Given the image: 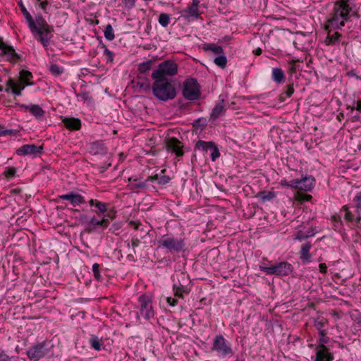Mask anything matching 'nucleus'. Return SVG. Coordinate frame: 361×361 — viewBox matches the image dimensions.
Instances as JSON below:
<instances>
[{
  "mask_svg": "<svg viewBox=\"0 0 361 361\" xmlns=\"http://www.w3.org/2000/svg\"><path fill=\"white\" fill-rule=\"evenodd\" d=\"M357 15L356 6L351 0L336 1L325 23V30L327 31L326 44L334 45L338 43L341 35L336 30H341L350 17Z\"/></svg>",
  "mask_w": 361,
  "mask_h": 361,
  "instance_id": "obj_1",
  "label": "nucleus"
},
{
  "mask_svg": "<svg viewBox=\"0 0 361 361\" xmlns=\"http://www.w3.org/2000/svg\"><path fill=\"white\" fill-rule=\"evenodd\" d=\"M29 29L43 47L47 49L54 37V27L49 25L42 15H38L35 17V22L29 27Z\"/></svg>",
  "mask_w": 361,
  "mask_h": 361,
  "instance_id": "obj_2",
  "label": "nucleus"
},
{
  "mask_svg": "<svg viewBox=\"0 0 361 361\" xmlns=\"http://www.w3.org/2000/svg\"><path fill=\"white\" fill-rule=\"evenodd\" d=\"M152 92L154 96L160 101L173 99L176 96V91L172 80L169 78H153Z\"/></svg>",
  "mask_w": 361,
  "mask_h": 361,
  "instance_id": "obj_3",
  "label": "nucleus"
},
{
  "mask_svg": "<svg viewBox=\"0 0 361 361\" xmlns=\"http://www.w3.org/2000/svg\"><path fill=\"white\" fill-rule=\"evenodd\" d=\"M53 345L50 341L44 340L33 344L26 351L27 357L33 361H38L52 354Z\"/></svg>",
  "mask_w": 361,
  "mask_h": 361,
  "instance_id": "obj_4",
  "label": "nucleus"
},
{
  "mask_svg": "<svg viewBox=\"0 0 361 361\" xmlns=\"http://www.w3.org/2000/svg\"><path fill=\"white\" fill-rule=\"evenodd\" d=\"M157 244L159 247L164 248L167 252L171 254L185 252V238H175L171 235H164L157 241Z\"/></svg>",
  "mask_w": 361,
  "mask_h": 361,
  "instance_id": "obj_5",
  "label": "nucleus"
},
{
  "mask_svg": "<svg viewBox=\"0 0 361 361\" xmlns=\"http://www.w3.org/2000/svg\"><path fill=\"white\" fill-rule=\"evenodd\" d=\"M182 94L185 99L189 101H197L200 99V85L195 78H187L183 82Z\"/></svg>",
  "mask_w": 361,
  "mask_h": 361,
  "instance_id": "obj_6",
  "label": "nucleus"
},
{
  "mask_svg": "<svg viewBox=\"0 0 361 361\" xmlns=\"http://www.w3.org/2000/svg\"><path fill=\"white\" fill-rule=\"evenodd\" d=\"M259 270L267 275L288 276L293 272V267L288 262H281L270 266L260 265Z\"/></svg>",
  "mask_w": 361,
  "mask_h": 361,
  "instance_id": "obj_7",
  "label": "nucleus"
},
{
  "mask_svg": "<svg viewBox=\"0 0 361 361\" xmlns=\"http://www.w3.org/2000/svg\"><path fill=\"white\" fill-rule=\"evenodd\" d=\"M178 73V65L173 61L167 60L160 63L152 73V78H168Z\"/></svg>",
  "mask_w": 361,
  "mask_h": 361,
  "instance_id": "obj_8",
  "label": "nucleus"
},
{
  "mask_svg": "<svg viewBox=\"0 0 361 361\" xmlns=\"http://www.w3.org/2000/svg\"><path fill=\"white\" fill-rule=\"evenodd\" d=\"M173 290L176 297L183 298V293H189L190 288L188 287L190 281L188 275L183 272H180L173 278Z\"/></svg>",
  "mask_w": 361,
  "mask_h": 361,
  "instance_id": "obj_9",
  "label": "nucleus"
},
{
  "mask_svg": "<svg viewBox=\"0 0 361 361\" xmlns=\"http://www.w3.org/2000/svg\"><path fill=\"white\" fill-rule=\"evenodd\" d=\"M138 302L140 305V314L147 320L152 318L154 312L151 297L145 294L141 295L138 298Z\"/></svg>",
  "mask_w": 361,
  "mask_h": 361,
  "instance_id": "obj_10",
  "label": "nucleus"
},
{
  "mask_svg": "<svg viewBox=\"0 0 361 361\" xmlns=\"http://www.w3.org/2000/svg\"><path fill=\"white\" fill-rule=\"evenodd\" d=\"M0 57H4L8 61L15 63L21 59V56L18 54L14 48L4 42L0 38Z\"/></svg>",
  "mask_w": 361,
  "mask_h": 361,
  "instance_id": "obj_11",
  "label": "nucleus"
},
{
  "mask_svg": "<svg viewBox=\"0 0 361 361\" xmlns=\"http://www.w3.org/2000/svg\"><path fill=\"white\" fill-rule=\"evenodd\" d=\"M212 350L216 351L222 357L232 354L231 345L222 335H217L214 338Z\"/></svg>",
  "mask_w": 361,
  "mask_h": 361,
  "instance_id": "obj_12",
  "label": "nucleus"
},
{
  "mask_svg": "<svg viewBox=\"0 0 361 361\" xmlns=\"http://www.w3.org/2000/svg\"><path fill=\"white\" fill-rule=\"evenodd\" d=\"M344 212L343 218L349 224H360L361 221V216H358V211L354 207V204L351 202L349 204L344 205L341 209V213Z\"/></svg>",
  "mask_w": 361,
  "mask_h": 361,
  "instance_id": "obj_13",
  "label": "nucleus"
},
{
  "mask_svg": "<svg viewBox=\"0 0 361 361\" xmlns=\"http://www.w3.org/2000/svg\"><path fill=\"white\" fill-rule=\"evenodd\" d=\"M183 143L176 137L169 138L166 141V149L169 152L173 153L177 157H181L184 154Z\"/></svg>",
  "mask_w": 361,
  "mask_h": 361,
  "instance_id": "obj_14",
  "label": "nucleus"
},
{
  "mask_svg": "<svg viewBox=\"0 0 361 361\" xmlns=\"http://www.w3.org/2000/svg\"><path fill=\"white\" fill-rule=\"evenodd\" d=\"M15 105L23 109L25 111H29L38 121H42L44 117L45 111L38 104H32L30 105H26L16 102Z\"/></svg>",
  "mask_w": 361,
  "mask_h": 361,
  "instance_id": "obj_15",
  "label": "nucleus"
},
{
  "mask_svg": "<svg viewBox=\"0 0 361 361\" xmlns=\"http://www.w3.org/2000/svg\"><path fill=\"white\" fill-rule=\"evenodd\" d=\"M43 152L42 146H37L34 144H26L22 145L16 150L18 156L37 155Z\"/></svg>",
  "mask_w": 361,
  "mask_h": 361,
  "instance_id": "obj_16",
  "label": "nucleus"
},
{
  "mask_svg": "<svg viewBox=\"0 0 361 361\" xmlns=\"http://www.w3.org/2000/svg\"><path fill=\"white\" fill-rule=\"evenodd\" d=\"M59 198L62 200L68 201L73 207H76L85 202V197L82 195L73 191L61 195L59 196Z\"/></svg>",
  "mask_w": 361,
  "mask_h": 361,
  "instance_id": "obj_17",
  "label": "nucleus"
},
{
  "mask_svg": "<svg viewBox=\"0 0 361 361\" xmlns=\"http://www.w3.org/2000/svg\"><path fill=\"white\" fill-rule=\"evenodd\" d=\"M128 180L130 183L129 185L130 190L133 191H138L139 190H145L149 188V185L147 184V183L150 182V180H147V178L142 180L140 177H131L128 179Z\"/></svg>",
  "mask_w": 361,
  "mask_h": 361,
  "instance_id": "obj_18",
  "label": "nucleus"
},
{
  "mask_svg": "<svg viewBox=\"0 0 361 361\" xmlns=\"http://www.w3.org/2000/svg\"><path fill=\"white\" fill-rule=\"evenodd\" d=\"M166 169H163L161 171L160 174L157 173L152 176H149L147 177V180H150V182H156L160 185H165L171 180V178L169 176L164 175Z\"/></svg>",
  "mask_w": 361,
  "mask_h": 361,
  "instance_id": "obj_19",
  "label": "nucleus"
},
{
  "mask_svg": "<svg viewBox=\"0 0 361 361\" xmlns=\"http://www.w3.org/2000/svg\"><path fill=\"white\" fill-rule=\"evenodd\" d=\"M299 181L300 182L299 190L307 192L313 188L315 179L312 176H305L299 179Z\"/></svg>",
  "mask_w": 361,
  "mask_h": 361,
  "instance_id": "obj_20",
  "label": "nucleus"
},
{
  "mask_svg": "<svg viewBox=\"0 0 361 361\" xmlns=\"http://www.w3.org/2000/svg\"><path fill=\"white\" fill-rule=\"evenodd\" d=\"M312 245L310 242H306L301 247V249L299 252L300 258L304 263H310L311 262V255L310 254V250L312 248Z\"/></svg>",
  "mask_w": 361,
  "mask_h": 361,
  "instance_id": "obj_21",
  "label": "nucleus"
},
{
  "mask_svg": "<svg viewBox=\"0 0 361 361\" xmlns=\"http://www.w3.org/2000/svg\"><path fill=\"white\" fill-rule=\"evenodd\" d=\"M316 359L318 361H333L334 355L329 351V349H317Z\"/></svg>",
  "mask_w": 361,
  "mask_h": 361,
  "instance_id": "obj_22",
  "label": "nucleus"
},
{
  "mask_svg": "<svg viewBox=\"0 0 361 361\" xmlns=\"http://www.w3.org/2000/svg\"><path fill=\"white\" fill-rule=\"evenodd\" d=\"M200 0H192V3L189 5L185 10H184L185 16L198 18V6Z\"/></svg>",
  "mask_w": 361,
  "mask_h": 361,
  "instance_id": "obj_23",
  "label": "nucleus"
},
{
  "mask_svg": "<svg viewBox=\"0 0 361 361\" xmlns=\"http://www.w3.org/2000/svg\"><path fill=\"white\" fill-rule=\"evenodd\" d=\"M63 122L64 126L71 130H78L81 128V121L79 118H65Z\"/></svg>",
  "mask_w": 361,
  "mask_h": 361,
  "instance_id": "obj_24",
  "label": "nucleus"
},
{
  "mask_svg": "<svg viewBox=\"0 0 361 361\" xmlns=\"http://www.w3.org/2000/svg\"><path fill=\"white\" fill-rule=\"evenodd\" d=\"M272 80L277 84H282L285 81L283 71L280 68H274L271 74Z\"/></svg>",
  "mask_w": 361,
  "mask_h": 361,
  "instance_id": "obj_25",
  "label": "nucleus"
},
{
  "mask_svg": "<svg viewBox=\"0 0 361 361\" xmlns=\"http://www.w3.org/2000/svg\"><path fill=\"white\" fill-rule=\"evenodd\" d=\"M91 152L94 154H106L107 153V148L102 142H95L91 145Z\"/></svg>",
  "mask_w": 361,
  "mask_h": 361,
  "instance_id": "obj_26",
  "label": "nucleus"
},
{
  "mask_svg": "<svg viewBox=\"0 0 361 361\" xmlns=\"http://www.w3.org/2000/svg\"><path fill=\"white\" fill-rule=\"evenodd\" d=\"M255 197L259 199L262 202H265L267 201H271L276 197V195L274 192L262 190V191H259L256 195Z\"/></svg>",
  "mask_w": 361,
  "mask_h": 361,
  "instance_id": "obj_27",
  "label": "nucleus"
},
{
  "mask_svg": "<svg viewBox=\"0 0 361 361\" xmlns=\"http://www.w3.org/2000/svg\"><path fill=\"white\" fill-rule=\"evenodd\" d=\"M33 78L32 73L27 70H21L20 71L19 80L22 83L25 84V85L31 86L34 83L30 82V80Z\"/></svg>",
  "mask_w": 361,
  "mask_h": 361,
  "instance_id": "obj_28",
  "label": "nucleus"
},
{
  "mask_svg": "<svg viewBox=\"0 0 361 361\" xmlns=\"http://www.w3.org/2000/svg\"><path fill=\"white\" fill-rule=\"evenodd\" d=\"M213 145L212 141H204L202 140H199L195 146V150H200L202 152H207L210 150L211 147Z\"/></svg>",
  "mask_w": 361,
  "mask_h": 361,
  "instance_id": "obj_29",
  "label": "nucleus"
},
{
  "mask_svg": "<svg viewBox=\"0 0 361 361\" xmlns=\"http://www.w3.org/2000/svg\"><path fill=\"white\" fill-rule=\"evenodd\" d=\"M224 102V100L222 99L221 102L216 104V106L212 109V112L210 113V118L212 120H216L222 114V112L224 111V106L223 105V103Z\"/></svg>",
  "mask_w": 361,
  "mask_h": 361,
  "instance_id": "obj_30",
  "label": "nucleus"
},
{
  "mask_svg": "<svg viewBox=\"0 0 361 361\" xmlns=\"http://www.w3.org/2000/svg\"><path fill=\"white\" fill-rule=\"evenodd\" d=\"M294 92L293 85H288L285 87L284 90L279 94V100L281 103L284 102L287 98L291 97Z\"/></svg>",
  "mask_w": 361,
  "mask_h": 361,
  "instance_id": "obj_31",
  "label": "nucleus"
},
{
  "mask_svg": "<svg viewBox=\"0 0 361 361\" xmlns=\"http://www.w3.org/2000/svg\"><path fill=\"white\" fill-rule=\"evenodd\" d=\"M89 343L91 348L97 351L101 350L102 345H103L102 339L93 334L90 335Z\"/></svg>",
  "mask_w": 361,
  "mask_h": 361,
  "instance_id": "obj_32",
  "label": "nucleus"
},
{
  "mask_svg": "<svg viewBox=\"0 0 361 361\" xmlns=\"http://www.w3.org/2000/svg\"><path fill=\"white\" fill-rule=\"evenodd\" d=\"M18 5H19V6L20 8V11H21L23 15L24 16V17H25V18L26 20V23H27V26L29 27L30 25H32L35 22V19H33L32 16L28 12V11L25 8V6L23 5L22 1L19 2Z\"/></svg>",
  "mask_w": 361,
  "mask_h": 361,
  "instance_id": "obj_33",
  "label": "nucleus"
},
{
  "mask_svg": "<svg viewBox=\"0 0 361 361\" xmlns=\"http://www.w3.org/2000/svg\"><path fill=\"white\" fill-rule=\"evenodd\" d=\"M202 49L206 51H212L215 54H223V48L221 46H217L214 43H205L203 44Z\"/></svg>",
  "mask_w": 361,
  "mask_h": 361,
  "instance_id": "obj_34",
  "label": "nucleus"
},
{
  "mask_svg": "<svg viewBox=\"0 0 361 361\" xmlns=\"http://www.w3.org/2000/svg\"><path fill=\"white\" fill-rule=\"evenodd\" d=\"M192 127L196 129H203L207 126V120L204 117H200L195 120L192 123Z\"/></svg>",
  "mask_w": 361,
  "mask_h": 361,
  "instance_id": "obj_35",
  "label": "nucleus"
},
{
  "mask_svg": "<svg viewBox=\"0 0 361 361\" xmlns=\"http://www.w3.org/2000/svg\"><path fill=\"white\" fill-rule=\"evenodd\" d=\"M214 62L216 66L224 68L227 63V58L223 52V54H219V56L214 59Z\"/></svg>",
  "mask_w": 361,
  "mask_h": 361,
  "instance_id": "obj_36",
  "label": "nucleus"
},
{
  "mask_svg": "<svg viewBox=\"0 0 361 361\" xmlns=\"http://www.w3.org/2000/svg\"><path fill=\"white\" fill-rule=\"evenodd\" d=\"M158 22L162 27H167L170 23V15L165 13H160L159 16Z\"/></svg>",
  "mask_w": 361,
  "mask_h": 361,
  "instance_id": "obj_37",
  "label": "nucleus"
},
{
  "mask_svg": "<svg viewBox=\"0 0 361 361\" xmlns=\"http://www.w3.org/2000/svg\"><path fill=\"white\" fill-rule=\"evenodd\" d=\"M152 61L149 60L147 61L141 63L138 66L137 69H138V71L140 73L144 74V73H146L147 71H149L152 68Z\"/></svg>",
  "mask_w": 361,
  "mask_h": 361,
  "instance_id": "obj_38",
  "label": "nucleus"
},
{
  "mask_svg": "<svg viewBox=\"0 0 361 361\" xmlns=\"http://www.w3.org/2000/svg\"><path fill=\"white\" fill-rule=\"evenodd\" d=\"M104 34L105 38L109 41H111L115 38L113 27H112L111 25H110V24H108L105 26V29L104 30Z\"/></svg>",
  "mask_w": 361,
  "mask_h": 361,
  "instance_id": "obj_39",
  "label": "nucleus"
},
{
  "mask_svg": "<svg viewBox=\"0 0 361 361\" xmlns=\"http://www.w3.org/2000/svg\"><path fill=\"white\" fill-rule=\"evenodd\" d=\"M352 202L354 204V207L358 211L357 217L360 218L361 216V192L355 195Z\"/></svg>",
  "mask_w": 361,
  "mask_h": 361,
  "instance_id": "obj_40",
  "label": "nucleus"
},
{
  "mask_svg": "<svg viewBox=\"0 0 361 361\" xmlns=\"http://www.w3.org/2000/svg\"><path fill=\"white\" fill-rule=\"evenodd\" d=\"M332 221L335 230L341 231L343 228V224L340 215H334L332 216Z\"/></svg>",
  "mask_w": 361,
  "mask_h": 361,
  "instance_id": "obj_41",
  "label": "nucleus"
},
{
  "mask_svg": "<svg viewBox=\"0 0 361 361\" xmlns=\"http://www.w3.org/2000/svg\"><path fill=\"white\" fill-rule=\"evenodd\" d=\"M210 157L212 161H215L220 157V152L216 145L213 142L210 149Z\"/></svg>",
  "mask_w": 361,
  "mask_h": 361,
  "instance_id": "obj_42",
  "label": "nucleus"
},
{
  "mask_svg": "<svg viewBox=\"0 0 361 361\" xmlns=\"http://www.w3.org/2000/svg\"><path fill=\"white\" fill-rule=\"evenodd\" d=\"M98 226H100V219L94 216L88 221L89 230L90 231H93L96 230Z\"/></svg>",
  "mask_w": 361,
  "mask_h": 361,
  "instance_id": "obj_43",
  "label": "nucleus"
},
{
  "mask_svg": "<svg viewBox=\"0 0 361 361\" xmlns=\"http://www.w3.org/2000/svg\"><path fill=\"white\" fill-rule=\"evenodd\" d=\"M18 357L9 356L5 350L0 348V361H17Z\"/></svg>",
  "mask_w": 361,
  "mask_h": 361,
  "instance_id": "obj_44",
  "label": "nucleus"
},
{
  "mask_svg": "<svg viewBox=\"0 0 361 361\" xmlns=\"http://www.w3.org/2000/svg\"><path fill=\"white\" fill-rule=\"evenodd\" d=\"M49 71L52 75L55 76H59L63 73V68L59 66L57 64H51L49 66Z\"/></svg>",
  "mask_w": 361,
  "mask_h": 361,
  "instance_id": "obj_45",
  "label": "nucleus"
},
{
  "mask_svg": "<svg viewBox=\"0 0 361 361\" xmlns=\"http://www.w3.org/2000/svg\"><path fill=\"white\" fill-rule=\"evenodd\" d=\"M92 272H93V276H94V279L97 281H100L102 280V276L100 273V266L99 264L94 263L92 265Z\"/></svg>",
  "mask_w": 361,
  "mask_h": 361,
  "instance_id": "obj_46",
  "label": "nucleus"
},
{
  "mask_svg": "<svg viewBox=\"0 0 361 361\" xmlns=\"http://www.w3.org/2000/svg\"><path fill=\"white\" fill-rule=\"evenodd\" d=\"M95 208L97 209H94V212L96 214L99 212L104 214L107 211V204L98 200L96 203Z\"/></svg>",
  "mask_w": 361,
  "mask_h": 361,
  "instance_id": "obj_47",
  "label": "nucleus"
},
{
  "mask_svg": "<svg viewBox=\"0 0 361 361\" xmlns=\"http://www.w3.org/2000/svg\"><path fill=\"white\" fill-rule=\"evenodd\" d=\"M16 171L17 170L15 167L8 166L6 168L3 174L6 178L10 179L16 176Z\"/></svg>",
  "mask_w": 361,
  "mask_h": 361,
  "instance_id": "obj_48",
  "label": "nucleus"
},
{
  "mask_svg": "<svg viewBox=\"0 0 361 361\" xmlns=\"http://www.w3.org/2000/svg\"><path fill=\"white\" fill-rule=\"evenodd\" d=\"M326 323V320L324 318L318 317L314 321V326L317 330L322 329Z\"/></svg>",
  "mask_w": 361,
  "mask_h": 361,
  "instance_id": "obj_49",
  "label": "nucleus"
},
{
  "mask_svg": "<svg viewBox=\"0 0 361 361\" xmlns=\"http://www.w3.org/2000/svg\"><path fill=\"white\" fill-rule=\"evenodd\" d=\"M329 341V338L328 336L320 337L318 340V348L317 349H328V348L325 345Z\"/></svg>",
  "mask_w": 361,
  "mask_h": 361,
  "instance_id": "obj_50",
  "label": "nucleus"
},
{
  "mask_svg": "<svg viewBox=\"0 0 361 361\" xmlns=\"http://www.w3.org/2000/svg\"><path fill=\"white\" fill-rule=\"evenodd\" d=\"M39 3V7L45 13H48L49 11H47V7L49 5H51L52 1L51 0H40L37 1Z\"/></svg>",
  "mask_w": 361,
  "mask_h": 361,
  "instance_id": "obj_51",
  "label": "nucleus"
},
{
  "mask_svg": "<svg viewBox=\"0 0 361 361\" xmlns=\"http://www.w3.org/2000/svg\"><path fill=\"white\" fill-rule=\"evenodd\" d=\"M121 229V223L120 222H116V223H114L110 228H109V231L112 233H114L116 235H118L120 233V231Z\"/></svg>",
  "mask_w": 361,
  "mask_h": 361,
  "instance_id": "obj_52",
  "label": "nucleus"
},
{
  "mask_svg": "<svg viewBox=\"0 0 361 361\" xmlns=\"http://www.w3.org/2000/svg\"><path fill=\"white\" fill-rule=\"evenodd\" d=\"M104 55L106 57V63H112L114 61V54L108 48H105Z\"/></svg>",
  "mask_w": 361,
  "mask_h": 361,
  "instance_id": "obj_53",
  "label": "nucleus"
},
{
  "mask_svg": "<svg viewBox=\"0 0 361 361\" xmlns=\"http://www.w3.org/2000/svg\"><path fill=\"white\" fill-rule=\"evenodd\" d=\"M121 1L128 9H131L135 6L136 0H121Z\"/></svg>",
  "mask_w": 361,
  "mask_h": 361,
  "instance_id": "obj_54",
  "label": "nucleus"
},
{
  "mask_svg": "<svg viewBox=\"0 0 361 361\" xmlns=\"http://www.w3.org/2000/svg\"><path fill=\"white\" fill-rule=\"evenodd\" d=\"M5 91L7 93H12L16 96H21L22 95V92L16 86L14 88H11V87L5 88Z\"/></svg>",
  "mask_w": 361,
  "mask_h": 361,
  "instance_id": "obj_55",
  "label": "nucleus"
},
{
  "mask_svg": "<svg viewBox=\"0 0 361 361\" xmlns=\"http://www.w3.org/2000/svg\"><path fill=\"white\" fill-rule=\"evenodd\" d=\"M111 166V163L109 164H102V165H97V166H93V167H95L97 169V170L99 172V173H104V171H106L110 166Z\"/></svg>",
  "mask_w": 361,
  "mask_h": 361,
  "instance_id": "obj_56",
  "label": "nucleus"
},
{
  "mask_svg": "<svg viewBox=\"0 0 361 361\" xmlns=\"http://www.w3.org/2000/svg\"><path fill=\"white\" fill-rule=\"evenodd\" d=\"M300 183V182L299 181L298 178L293 179V180L289 181V188H295V189H298L299 190Z\"/></svg>",
  "mask_w": 361,
  "mask_h": 361,
  "instance_id": "obj_57",
  "label": "nucleus"
},
{
  "mask_svg": "<svg viewBox=\"0 0 361 361\" xmlns=\"http://www.w3.org/2000/svg\"><path fill=\"white\" fill-rule=\"evenodd\" d=\"M295 239L298 240L300 241L307 240V236L305 235V233L302 231H299L297 232L295 235Z\"/></svg>",
  "mask_w": 361,
  "mask_h": 361,
  "instance_id": "obj_58",
  "label": "nucleus"
},
{
  "mask_svg": "<svg viewBox=\"0 0 361 361\" xmlns=\"http://www.w3.org/2000/svg\"><path fill=\"white\" fill-rule=\"evenodd\" d=\"M305 233V235H306L307 239L310 237L314 236L317 233V231L315 228L311 227L307 231H306Z\"/></svg>",
  "mask_w": 361,
  "mask_h": 361,
  "instance_id": "obj_59",
  "label": "nucleus"
},
{
  "mask_svg": "<svg viewBox=\"0 0 361 361\" xmlns=\"http://www.w3.org/2000/svg\"><path fill=\"white\" fill-rule=\"evenodd\" d=\"M109 220L107 218H102L100 219V227L103 229L106 228L109 226Z\"/></svg>",
  "mask_w": 361,
  "mask_h": 361,
  "instance_id": "obj_60",
  "label": "nucleus"
},
{
  "mask_svg": "<svg viewBox=\"0 0 361 361\" xmlns=\"http://www.w3.org/2000/svg\"><path fill=\"white\" fill-rule=\"evenodd\" d=\"M140 241L138 238H133L131 239V245L133 247V252L135 253V248L139 246Z\"/></svg>",
  "mask_w": 361,
  "mask_h": 361,
  "instance_id": "obj_61",
  "label": "nucleus"
},
{
  "mask_svg": "<svg viewBox=\"0 0 361 361\" xmlns=\"http://www.w3.org/2000/svg\"><path fill=\"white\" fill-rule=\"evenodd\" d=\"M18 133V131L17 130H14V129H5V130H4V133H1V135H5V136H6V135H16Z\"/></svg>",
  "mask_w": 361,
  "mask_h": 361,
  "instance_id": "obj_62",
  "label": "nucleus"
},
{
  "mask_svg": "<svg viewBox=\"0 0 361 361\" xmlns=\"http://www.w3.org/2000/svg\"><path fill=\"white\" fill-rule=\"evenodd\" d=\"M16 80L13 78H10L6 82V88H9V87L14 88L16 86Z\"/></svg>",
  "mask_w": 361,
  "mask_h": 361,
  "instance_id": "obj_63",
  "label": "nucleus"
},
{
  "mask_svg": "<svg viewBox=\"0 0 361 361\" xmlns=\"http://www.w3.org/2000/svg\"><path fill=\"white\" fill-rule=\"evenodd\" d=\"M166 300H167V302L171 306L173 307L178 304V300L176 298H173L171 297H168Z\"/></svg>",
  "mask_w": 361,
  "mask_h": 361,
  "instance_id": "obj_64",
  "label": "nucleus"
}]
</instances>
